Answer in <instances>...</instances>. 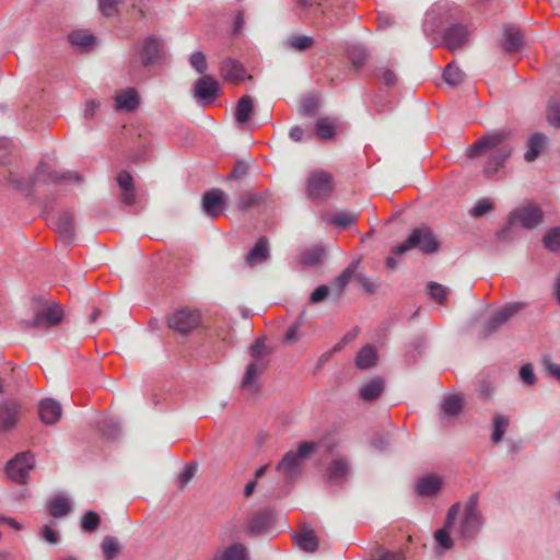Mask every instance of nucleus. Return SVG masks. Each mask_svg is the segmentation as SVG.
I'll use <instances>...</instances> for the list:
<instances>
[{"mask_svg":"<svg viewBox=\"0 0 560 560\" xmlns=\"http://www.w3.org/2000/svg\"><path fill=\"white\" fill-rule=\"evenodd\" d=\"M486 152L490 153V159L485 166V172L488 175L494 174L501 166H503L512 152V147L506 142V135L503 132H495L478 139L468 148L467 155L469 158H475Z\"/></svg>","mask_w":560,"mask_h":560,"instance_id":"1","label":"nucleus"},{"mask_svg":"<svg viewBox=\"0 0 560 560\" xmlns=\"http://www.w3.org/2000/svg\"><path fill=\"white\" fill-rule=\"evenodd\" d=\"M62 318L63 311L61 306L54 301H46L35 307L33 319L25 320L22 325L24 329L34 328L46 331L59 325Z\"/></svg>","mask_w":560,"mask_h":560,"instance_id":"2","label":"nucleus"},{"mask_svg":"<svg viewBox=\"0 0 560 560\" xmlns=\"http://www.w3.org/2000/svg\"><path fill=\"white\" fill-rule=\"evenodd\" d=\"M317 444L315 442H302L296 451L287 452L277 465V471L285 479L295 478L302 468L304 459L315 452Z\"/></svg>","mask_w":560,"mask_h":560,"instance_id":"3","label":"nucleus"},{"mask_svg":"<svg viewBox=\"0 0 560 560\" xmlns=\"http://www.w3.org/2000/svg\"><path fill=\"white\" fill-rule=\"evenodd\" d=\"M412 248H419L424 254L438 252L439 242L430 228L421 226L415 229L404 243L398 244L394 248L393 253L395 255H402Z\"/></svg>","mask_w":560,"mask_h":560,"instance_id":"4","label":"nucleus"},{"mask_svg":"<svg viewBox=\"0 0 560 560\" xmlns=\"http://www.w3.org/2000/svg\"><path fill=\"white\" fill-rule=\"evenodd\" d=\"M479 495L471 494L465 503L459 533L463 538H474L482 526V517L478 511Z\"/></svg>","mask_w":560,"mask_h":560,"instance_id":"5","label":"nucleus"},{"mask_svg":"<svg viewBox=\"0 0 560 560\" xmlns=\"http://www.w3.org/2000/svg\"><path fill=\"white\" fill-rule=\"evenodd\" d=\"M168 327L180 335H188L201 326V315L194 310L184 308L170 315Z\"/></svg>","mask_w":560,"mask_h":560,"instance_id":"6","label":"nucleus"},{"mask_svg":"<svg viewBox=\"0 0 560 560\" xmlns=\"http://www.w3.org/2000/svg\"><path fill=\"white\" fill-rule=\"evenodd\" d=\"M34 466L35 460L33 454L31 452H23L8 462L5 470L9 478L14 482L26 483L28 474Z\"/></svg>","mask_w":560,"mask_h":560,"instance_id":"7","label":"nucleus"},{"mask_svg":"<svg viewBox=\"0 0 560 560\" xmlns=\"http://www.w3.org/2000/svg\"><path fill=\"white\" fill-rule=\"evenodd\" d=\"M332 189V176L325 171L313 172L307 180V194L311 199H324Z\"/></svg>","mask_w":560,"mask_h":560,"instance_id":"8","label":"nucleus"},{"mask_svg":"<svg viewBox=\"0 0 560 560\" xmlns=\"http://www.w3.org/2000/svg\"><path fill=\"white\" fill-rule=\"evenodd\" d=\"M524 307V303L522 302H513L498 312H495L483 325L482 334L485 337L497 331L502 325H504L514 314L521 311Z\"/></svg>","mask_w":560,"mask_h":560,"instance_id":"9","label":"nucleus"},{"mask_svg":"<svg viewBox=\"0 0 560 560\" xmlns=\"http://www.w3.org/2000/svg\"><path fill=\"white\" fill-rule=\"evenodd\" d=\"M542 221V212L536 206H525L515 209L510 213L509 222L511 225L520 223L525 229H533Z\"/></svg>","mask_w":560,"mask_h":560,"instance_id":"10","label":"nucleus"},{"mask_svg":"<svg viewBox=\"0 0 560 560\" xmlns=\"http://www.w3.org/2000/svg\"><path fill=\"white\" fill-rule=\"evenodd\" d=\"M22 405L14 399H4L0 402V431L13 430L22 415Z\"/></svg>","mask_w":560,"mask_h":560,"instance_id":"11","label":"nucleus"},{"mask_svg":"<svg viewBox=\"0 0 560 560\" xmlns=\"http://www.w3.org/2000/svg\"><path fill=\"white\" fill-rule=\"evenodd\" d=\"M459 510H460L459 503L453 504L447 511V515H446V520H445V524H444L443 528L439 529L434 534V538H435L438 546L440 548H442L443 550L452 549L454 546L453 539L451 538V535H450V530L459 513Z\"/></svg>","mask_w":560,"mask_h":560,"instance_id":"12","label":"nucleus"},{"mask_svg":"<svg viewBox=\"0 0 560 560\" xmlns=\"http://www.w3.org/2000/svg\"><path fill=\"white\" fill-rule=\"evenodd\" d=\"M268 369L267 363L249 362L242 380V388L254 394L260 388L259 378Z\"/></svg>","mask_w":560,"mask_h":560,"instance_id":"13","label":"nucleus"},{"mask_svg":"<svg viewBox=\"0 0 560 560\" xmlns=\"http://www.w3.org/2000/svg\"><path fill=\"white\" fill-rule=\"evenodd\" d=\"M350 475V463L343 456L335 457L327 468V479L331 485L343 483Z\"/></svg>","mask_w":560,"mask_h":560,"instance_id":"14","label":"nucleus"},{"mask_svg":"<svg viewBox=\"0 0 560 560\" xmlns=\"http://www.w3.org/2000/svg\"><path fill=\"white\" fill-rule=\"evenodd\" d=\"M61 179H73L75 182H80L81 177L73 172L59 174L58 172L51 170L50 166L46 163H40L34 174V182L57 183Z\"/></svg>","mask_w":560,"mask_h":560,"instance_id":"15","label":"nucleus"},{"mask_svg":"<svg viewBox=\"0 0 560 560\" xmlns=\"http://www.w3.org/2000/svg\"><path fill=\"white\" fill-rule=\"evenodd\" d=\"M524 42L521 30L515 25H505L502 30L501 45L509 52L518 51Z\"/></svg>","mask_w":560,"mask_h":560,"instance_id":"16","label":"nucleus"},{"mask_svg":"<svg viewBox=\"0 0 560 560\" xmlns=\"http://www.w3.org/2000/svg\"><path fill=\"white\" fill-rule=\"evenodd\" d=\"M38 413L40 420L45 424L50 425L59 421V419L61 418L62 409L58 401L51 398H46L39 402Z\"/></svg>","mask_w":560,"mask_h":560,"instance_id":"17","label":"nucleus"},{"mask_svg":"<svg viewBox=\"0 0 560 560\" xmlns=\"http://www.w3.org/2000/svg\"><path fill=\"white\" fill-rule=\"evenodd\" d=\"M161 43L158 38L148 37L140 49L141 65L148 67L160 58Z\"/></svg>","mask_w":560,"mask_h":560,"instance_id":"18","label":"nucleus"},{"mask_svg":"<svg viewBox=\"0 0 560 560\" xmlns=\"http://www.w3.org/2000/svg\"><path fill=\"white\" fill-rule=\"evenodd\" d=\"M54 228L65 242H71L74 238L73 214L70 212L60 213L54 222Z\"/></svg>","mask_w":560,"mask_h":560,"instance_id":"19","label":"nucleus"},{"mask_svg":"<svg viewBox=\"0 0 560 560\" xmlns=\"http://www.w3.org/2000/svg\"><path fill=\"white\" fill-rule=\"evenodd\" d=\"M220 74L225 81H230L234 84L245 80V69L243 66L235 61L228 59L220 66Z\"/></svg>","mask_w":560,"mask_h":560,"instance_id":"20","label":"nucleus"},{"mask_svg":"<svg viewBox=\"0 0 560 560\" xmlns=\"http://www.w3.org/2000/svg\"><path fill=\"white\" fill-rule=\"evenodd\" d=\"M117 184L121 190V199L126 205H133L137 200L133 178L130 173L121 171L117 175Z\"/></svg>","mask_w":560,"mask_h":560,"instance_id":"21","label":"nucleus"},{"mask_svg":"<svg viewBox=\"0 0 560 560\" xmlns=\"http://www.w3.org/2000/svg\"><path fill=\"white\" fill-rule=\"evenodd\" d=\"M468 31L463 25H453L444 34V43L450 50H455L466 43Z\"/></svg>","mask_w":560,"mask_h":560,"instance_id":"22","label":"nucleus"},{"mask_svg":"<svg viewBox=\"0 0 560 560\" xmlns=\"http://www.w3.org/2000/svg\"><path fill=\"white\" fill-rule=\"evenodd\" d=\"M547 141H548V138L545 135H542L540 132L534 133L528 139L527 150L524 154L525 161L534 162L539 156V154L544 151Z\"/></svg>","mask_w":560,"mask_h":560,"instance_id":"23","label":"nucleus"},{"mask_svg":"<svg viewBox=\"0 0 560 560\" xmlns=\"http://www.w3.org/2000/svg\"><path fill=\"white\" fill-rule=\"evenodd\" d=\"M116 107L120 110L133 112L139 105V96L135 89L129 88L116 95Z\"/></svg>","mask_w":560,"mask_h":560,"instance_id":"24","label":"nucleus"},{"mask_svg":"<svg viewBox=\"0 0 560 560\" xmlns=\"http://www.w3.org/2000/svg\"><path fill=\"white\" fill-rule=\"evenodd\" d=\"M442 487V480L440 477L429 475L420 478L417 482V493L424 497L435 494Z\"/></svg>","mask_w":560,"mask_h":560,"instance_id":"25","label":"nucleus"},{"mask_svg":"<svg viewBox=\"0 0 560 560\" xmlns=\"http://www.w3.org/2000/svg\"><path fill=\"white\" fill-rule=\"evenodd\" d=\"M269 256L268 240L260 237L246 256L248 265L255 266L264 262Z\"/></svg>","mask_w":560,"mask_h":560,"instance_id":"26","label":"nucleus"},{"mask_svg":"<svg viewBox=\"0 0 560 560\" xmlns=\"http://www.w3.org/2000/svg\"><path fill=\"white\" fill-rule=\"evenodd\" d=\"M377 362V352L375 347L365 345L360 349L355 357V365L361 370L374 366Z\"/></svg>","mask_w":560,"mask_h":560,"instance_id":"27","label":"nucleus"},{"mask_svg":"<svg viewBox=\"0 0 560 560\" xmlns=\"http://www.w3.org/2000/svg\"><path fill=\"white\" fill-rule=\"evenodd\" d=\"M384 390V382L381 377H375L363 384L360 388V397L363 400H375Z\"/></svg>","mask_w":560,"mask_h":560,"instance_id":"28","label":"nucleus"},{"mask_svg":"<svg viewBox=\"0 0 560 560\" xmlns=\"http://www.w3.org/2000/svg\"><path fill=\"white\" fill-rule=\"evenodd\" d=\"M358 262H352L349 265L339 276L335 278L332 281V290L336 291L337 298H339L347 284L352 279L355 269H357Z\"/></svg>","mask_w":560,"mask_h":560,"instance_id":"29","label":"nucleus"},{"mask_svg":"<svg viewBox=\"0 0 560 560\" xmlns=\"http://www.w3.org/2000/svg\"><path fill=\"white\" fill-rule=\"evenodd\" d=\"M215 560H248L247 549L242 544H234L220 552Z\"/></svg>","mask_w":560,"mask_h":560,"instance_id":"30","label":"nucleus"},{"mask_svg":"<svg viewBox=\"0 0 560 560\" xmlns=\"http://www.w3.org/2000/svg\"><path fill=\"white\" fill-rule=\"evenodd\" d=\"M101 549L105 560H114L119 555L121 546L117 537L105 536L101 542Z\"/></svg>","mask_w":560,"mask_h":560,"instance_id":"31","label":"nucleus"},{"mask_svg":"<svg viewBox=\"0 0 560 560\" xmlns=\"http://www.w3.org/2000/svg\"><path fill=\"white\" fill-rule=\"evenodd\" d=\"M464 408V398L457 395L447 396L443 404L442 409L444 416L446 417H456L460 413Z\"/></svg>","mask_w":560,"mask_h":560,"instance_id":"32","label":"nucleus"},{"mask_svg":"<svg viewBox=\"0 0 560 560\" xmlns=\"http://www.w3.org/2000/svg\"><path fill=\"white\" fill-rule=\"evenodd\" d=\"M194 95L202 106L210 104V77L205 75L197 81Z\"/></svg>","mask_w":560,"mask_h":560,"instance_id":"33","label":"nucleus"},{"mask_svg":"<svg viewBox=\"0 0 560 560\" xmlns=\"http://www.w3.org/2000/svg\"><path fill=\"white\" fill-rule=\"evenodd\" d=\"M254 109L253 100L250 96L245 95L241 97L236 105L235 118L238 122H246Z\"/></svg>","mask_w":560,"mask_h":560,"instance_id":"34","label":"nucleus"},{"mask_svg":"<svg viewBox=\"0 0 560 560\" xmlns=\"http://www.w3.org/2000/svg\"><path fill=\"white\" fill-rule=\"evenodd\" d=\"M295 544L307 552H313L317 549V538L312 530H303L294 536Z\"/></svg>","mask_w":560,"mask_h":560,"instance_id":"35","label":"nucleus"},{"mask_svg":"<svg viewBox=\"0 0 560 560\" xmlns=\"http://www.w3.org/2000/svg\"><path fill=\"white\" fill-rule=\"evenodd\" d=\"M493 430L491 433V441L493 443H499L502 441L505 430L510 424V419L505 415H495L493 417Z\"/></svg>","mask_w":560,"mask_h":560,"instance_id":"36","label":"nucleus"},{"mask_svg":"<svg viewBox=\"0 0 560 560\" xmlns=\"http://www.w3.org/2000/svg\"><path fill=\"white\" fill-rule=\"evenodd\" d=\"M324 256V248L319 246H312L302 252L301 261L303 265L306 266H315L323 260Z\"/></svg>","mask_w":560,"mask_h":560,"instance_id":"37","label":"nucleus"},{"mask_svg":"<svg viewBox=\"0 0 560 560\" xmlns=\"http://www.w3.org/2000/svg\"><path fill=\"white\" fill-rule=\"evenodd\" d=\"M48 510L51 516L62 517L70 512L71 505L67 498L57 497L49 502Z\"/></svg>","mask_w":560,"mask_h":560,"instance_id":"38","label":"nucleus"},{"mask_svg":"<svg viewBox=\"0 0 560 560\" xmlns=\"http://www.w3.org/2000/svg\"><path fill=\"white\" fill-rule=\"evenodd\" d=\"M69 42L73 46L89 48L94 45L95 37L86 31H74L69 34Z\"/></svg>","mask_w":560,"mask_h":560,"instance_id":"39","label":"nucleus"},{"mask_svg":"<svg viewBox=\"0 0 560 560\" xmlns=\"http://www.w3.org/2000/svg\"><path fill=\"white\" fill-rule=\"evenodd\" d=\"M250 362L267 363L269 366L268 351L262 340H257L249 348Z\"/></svg>","mask_w":560,"mask_h":560,"instance_id":"40","label":"nucleus"},{"mask_svg":"<svg viewBox=\"0 0 560 560\" xmlns=\"http://www.w3.org/2000/svg\"><path fill=\"white\" fill-rule=\"evenodd\" d=\"M287 46L295 50L302 51L313 46L314 39L307 35H293L285 42Z\"/></svg>","mask_w":560,"mask_h":560,"instance_id":"41","label":"nucleus"},{"mask_svg":"<svg viewBox=\"0 0 560 560\" xmlns=\"http://www.w3.org/2000/svg\"><path fill=\"white\" fill-rule=\"evenodd\" d=\"M443 78L447 84L456 86L463 82L465 74L458 67L450 63L444 70Z\"/></svg>","mask_w":560,"mask_h":560,"instance_id":"42","label":"nucleus"},{"mask_svg":"<svg viewBox=\"0 0 560 560\" xmlns=\"http://www.w3.org/2000/svg\"><path fill=\"white\" fill-rule=\"evenodd\" d=\"M547 121L556 127L560 128V101L551 98L547 107Z\"/></svg>","mask_w":560,"mask_h":560,"instance_id":"43","label":"nucleus"},{"mask_svg":"<svg viewBox=\"0 0 560 560\" xmlns=\"http://www.w3.org/2000/svg\"><path fill=\"white\" fill-rule=\"evenodd\" d=\"M197 470V466L194 463L187 464L183 471L178 475L176 479V485L179 490H183L188 482L192 479Z\"/></svg>","mask_w":560,"mask_h":560,"instance_id":"44","label":"nucleus"},{"mask_svg":"<svg viewBox=\"0 0 560 560\" xmlns=\"http://www.w3.org/2000/svg\"><path fill=\"white\" fill-rule=\"evenodd\" d=\"M225 199H226L225 194L221 189L212 188V194H211L212 217H215L222 212L223 207L225 205Z\"/></svg>","mask_w":560,"mask_h":560,"instance_id":"45","label":"nucleus"},{"mask_svg":"<svg viewBox=\"0 0 560 560\" xmlns=\"http://www.w3.org/2000/svg\"><path fill=\"white\" fill-rule=\"evenodd\" d=\"M376 75L386 86H394L398 80L397 74L385 65L377 67Z\"/></svg>","mask_w":560,"mask_h":560,"instance_id":"46","label":"nucleus"},{"mask_svg":"<svg viewBox=\"0 0 560 560\" xmlns=\"http://www.w3.org/2000/svg\"><path fill=\"white\" fill-rule=\"evenodd\" d=\"M544 245L552 252L560 249V228H555L550 230L544 236Z\"/></svg>","mask_w":560,"mask_h":560,"instance_id":"47","label":"nucleus"},{"mask_svg":"<svg viewBox=\"0 0 560 560\" xmlns=\"http://www.w3.org/2000/svg\"><path fill=\"white\" fill-rule=\"evenodd\" d=\"M101 523V518L97 513L89 511L86 512L81 520V527L83 530L93 532L95 530Z\"/></svg>","mask_w":560,"mask_h":560,"instance_id":"48","label":"nucleus"},{"mask_svg":"<svg viewBox=\"0 0 560 560\" xmlns=\"http://www.w3.org/2000/svg\"><path fill=\"white\" fill-rule=\"evenodd\" d=\"M316 131L322 139H330L335 135V127L327 118H320L316 122Z\"/></svg>","mask_w":560,"mask_h":560,"instance_id":"49","label":"nucleus"},{"mask_svg":"<svg viewBox=\"0 0 560 560\" xmlns=\"http://www.w3.org/2000/svg\"><path fill=\"white\" fill-rule=\"evenodd\" d=\"M428 293L438 303H443L447 296V289L440 283L430 282L428 284Z\"/></svg>","mask_w":560,"mask_h":560,"instance_id":"50","label":"nucleus"},{"mask_svg":"<svg viewBox=\"0 0 560 560\" xmlns=\"http://www.w3.org/2000/svg\"><path fill=\"white\" fill-rule=\"evenodd\" d=\"M101 431L110 439L119 434V424L113 419H105L100 423Z\"/></svg>","mask_w":560,"mask_h":560,"instance_id":"51","label":"nucleus"},{"mask_svg":"<svg viewBox=\"0 0 560 560\" xmlns=\"http://www.w3.org/2000/svg\"><path fill=\"white\" fill-rule=\"evenodd\" d=\"M541 363L544 369L555 378L560 381V364L555 363L549 354L541 357Z\"/></svg>","mask_w":560,"mask_h":560,"instance_id":"52","label":"nucleus"},{"mask_svg":"<svg viewBox=\"0 0 560 560\" xmlns=\"http://www.w3.org/2000/svg\"><path fill=\"white\" fill-rule=\"evenodd\" d=\"M357 219V215L351 212H341L332 218V223L340 226V228H348Z\"/></svg>","mask_w":560,"mask_h":560,"instance_id":"53","label":"nucleus"},{"mask_svg":"<svg viewBox=\"0 0 560 560\" xmlns=\"http://www.w3.org/2000/svg\"><path fill=\"white\" fill-rule=\"evenodd\" d=\"M492 209V203L489 199H479L475 206L472 207V209L470 210V214L472 217H481L483 214H486L488 211H490Z\"/></svg>","mask_w":560,"mask_h":560,"instance_id":"54","label":"nucleus"},{"mask_svg":"<svg viewBox=\"0 0 560 560\" xmlns=\"http://www.w3.org/2000/svg\"><path fill=\"white\" fill-rule=\"evenodd\" d=\"M304 320V312L298 317V319L290 326L288 329L284 340L285 342L293 343L298 340V330L303 324Z\"/></svg>","mask_w":560,"mask_h":560,"instance_id":"55","label":"nucleus"},{"mask_svg":"<svg viewBox=\"0 0 560 560\" xmlns=\"http://www.w3.org/2000/svg\"><path fill=\"white\" fill-rule=\"evenodd\" d=\"M120 2L122 0H100V10L105 16H113L117 12V4Z\"/></svg>","mask_w":560,"mask_h":560,"instance_id":"56","label":"nucleus"},{"mask_svg":"<svg viewBox=\"0 0 560 560\" xmlns=\"http://www.w3.org/2000/svg\"><path fill=\"white\" fill-rule=\"evenodd\" d=\"M368 54L364 50H355L351 54V66L355 71H359L368 60Z\"/></svg>","mask_w":560,"mask_h":560,"instance_id":"57","label":"nucleus"},{"mask_svg":"<svg viewBox=\"0 0 560 560\" xmlns=\"http://www.w3.org/2000/svg\"><path fill=\"white\" fill-rule=\"evenodd\" d=\"M520 377L526 385H534L536 383V375L530 364H524L521 368Z\"/></svg>","mask_w":560,"mask_h":560,"instance_id":"58","label":"nucleus"},{"mask_svg":"<svg viewBox=\"0 0 560 560\" xmlns=\"http://www.w3.org/2000/svg\"><path fill=\"white\" fill-rule=\"evenodd\" d=\"M330 293L328 285L317 287L310 295V302L313 304L324 301Z\"/></svg>","mask_w":560,"mask_h":560,"instance_id":"59","label":"nucleus"},{"mask_svg":"<svg viewBox=\"0 0 560 560\" xmlns=\"http://www.w3.org/2000/svg\"><path fill=\"white\" fill-rule=\"evenodd\" d=\"M190 65L198 72H203L207 68L206 56L200 51L192 54L190 57Z\"/></svg>","mask_w":560,"mask_h":560,"instance_id":"60","label":"nucleus"},{"mask_svg":"<svg viewBox=\"0 0 560 560\" xmlns=\"http://www.w3.org/2000/svg\"><path fill=\"white\" fill-rule=\"evenodd\" d=\"M477 390L482 398H489L495 390V386L487 381L482 380L479 382Z\"/></svg>","mask_w":560,"mask_h":560,"instance_id":"61","label":"nucleus"},{"mask_svg":"<svg viewBox=\"0 0 560 560\" xmlns=\"http://www.w3.org/2000/svg\"><path fill=\"white\" fill-rule=\"evenodd\" d=\"M4 183L8 184L9 186H11L12 188L14 189H23V182H22V178L13 173V172H9L5 177H4Z\"/></svg>","mask_w":560,"mask_h":560,"instance_id":"62","label":"nucleus"},{"mask_svg":"<svg viewBox=\"0 0 560 560\" xmlns=\"http://www.w3.org/2000/svg\"><path fill=\"white\" fill-rule=\"evenodd\" d=\"M43 538L48 541L49 544H56L59 540L58 533L50 528L49 526L45 525L42 530Z\"/></svg>","mask_w":560,"mask_h":560,"instance_id":"63","label":"nucleus"},{"mask_svg":"<svg viewBox=\"0 0 560 560\" xmlns=\"http://www.w3.org/2000/svg\"><path fill=\"white\" fill-rule=\"evenodd\" d=\"M374 560H404V553L401 551H385L374 558Z\"/></svg>","mask_w":560,"mask_h":560,"instance_id":"64","label":"nucleus"}]
</instances>
